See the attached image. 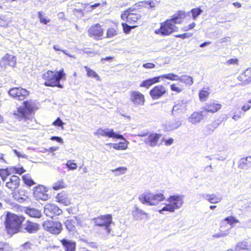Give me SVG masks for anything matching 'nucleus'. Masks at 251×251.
I'll return each mask as SVG.
<instances>
[{"mask_svg":"<svg viewBox=\"0 0 251 251\" xmlns=\"http://www.w3.org/2000/svg\"><path fill=\"white\" fill-rule=\"evenodd\" d=\"M185 17L186 14L184 11H179L175 14L172 19H168L161 23L160 28L156 29L155 33L166 36L177 31L178 27L175 25L181 23Z\"/></svg>","mask_w":251,"mask_h":251,"instance_id":"f257e3e1","label":"nucleus"},{"mask_svg":"<svg viewBox=\"0 0 251 251\" xmlns=\"http://www.w3.org/2000/svg\"><path fill=\"white\" fill-rule=\"evenodd\" d=\"M25 218L22 216L8 212L5 217V228L10 234H14L19 232H23L22 223Z\"/></svg>","mask_w":251,"mask_h":251,"instance_id":"f03ea898","label":"nucleus"},{"mask_svg":"<svg viewBox=\"0 0 251 251\" xmlns=\"http://www.w3.org/2000/svg\"><path fill=\"white\" fill-rule=\"evenodd\" d=\"M65 75L63 69L56 72L51 71L45 72L42 75V78L45 81L44 84L46 86L62 88L63 85L60 84V81L65 77Z\"/></svg>","mask_w":251,"mask_h":251,"instance_id":"7ed1b4c3","label":"nucleus"},{"mask_svg":"<svg viewBox=\"0 0 251 251\" xmlns=\"http://www.w3.org/2000/svg\"><path fill=\"white\" fill-rule=\"evenodd\" d=\"M23 104V106L20 107L14 111L13 115L16 118L19 119L20 120H24L27 124H29V121H31L33 120L31 114L34 108L33 104L31 100L25 101Z\"/></svg>","mask_w":251,"mask_h":251,"instance_id":"20e7f679","label":"nucleus"},{"mask_svg":"<svg viewBox=\"0 0 251 251\" xmlns=\"http://www.w3.org/2000/svg\"><path fill=\"white\" fill-rule=\"evenodd\" d=\"M165 199V197L162 193H144L139 197V200L142 203L148 205H156Z\"/></svg>","mask_w":251,"mask_h":251,"instance_id":"39448f33","label":"nucleus"},{"mask_svg":"<svg viewBox=\"0 0 251 251\" xmlns=\"http://www.w3.org/2000/svg\"><path fill=\"white\" fill-rule=\"evenodd\" d=\"M92 221L94 223V226L102 227L107 234H109L110 233L111 228H110V226L112 222L111 215H101L93 218Z\"/></svg>","mask_w":251,"mask_h":251,"instance_id":"423d86ee","label":"nucleus"},{"mask_svg":"<svg viewBox=\"0 0 251 251\" xmlns=\"http://www.w3.org/2000/svg\"><path fill=\"white\" fill-rule=\"evenodd\" d=\"M43 226L45 229L54 234H58L62 229L61 223L57 221H47L44 222Z\"/></svg>","mask_w":251,"mask_h":251,"instance_id":"0eeeda50","label":"nucleus"},{"mask_svg":"<svg viewBox=\"0 0 251 251\" xmlns=\"http://www.w3.org/2000/svg\"><path fill=\"white\" fill-rule=\"evenodd\" d=\"M94 134L98 137L101 136L103 137H108L109 138L125 140L122 135L117 134L114 132L113 129L108 128L104 129L102 128H99L95 132Z\"/></svg>","mask_w":251,"mask_h":251,"instance_id":"6e6552de","label":"nucleus"},{"mask_svg":"<svg viewBox=\"0 0 251 251\" xmlns=\"http://www.w3.org/2000/svg\"><path fill=\"white\" fill-rule=\"evenodd\" d=\"M184 196L181 195H174L170 196L166 201L171 206L174 211L180 208L183 203Z\"/></svg>","mask_w":251,"mask_h":251,"instance_id":"1a4fd4ad","label":"nucleus"},{"mask_svg":"<svg viewBox=\"0 0 251 251\" xmlns=\"http://www.w3.org/2000/svg\"><path fill=\"white\" fill-rule=\"evenodd\" d=\"M133 11V9L130 8L125 11L121 15L122 19L130 24L136 22L140 19L141 15L138 13H132Z\"/></svg>","mask_w":251,"mask_h":251,"instance_id":"9d476101","label":"nucleus"},{"mask_svg":"<svg viewBox=\"0 0 251 251\" xmlns=\"http://www.w3.org/2000/svg\"><path fill=\"white\" fill-rule=\"evenodd\" d=\"M131 215L133 219L136 221H147L150 219V214L140 209L136 205H135L131 211Z\"/></svg>","mask_w":251,"mask_h":251,"instance_id":"9b49d317","label":"nucleus"},{"mask_svg":"<svg viewBox=\"0 0 251 251\" xmlns=\"http://www.w3.org/2000/svg\"><path fill=\"white\" fill-rule=\"evenodd\" d=\"M8 93L11 96L20 100H24L29 95L28 91L21 87L12 88Z\"/></svg>","mask_w":251,"mask_h":251,"instance_id":"f8f14e48","label":"nucleus"},{"mask_svg":"<svg viewBox=\"0 0 251 251\" xmlns=\"http://www.w3.org/2000/svg\"><path fill=\"white\" fill-rule=\"evenodd\" d=\"M167 91V88L162 85L154 86L150 91L151 97L153 100H157L162 97Z\"/></svg>","mask_w":251,"mask_h":251,"instance_id":"ddd939ff","label":"nucleus"},{"mask_svg":"<svg viewBox=\"0 0 251 251\" xmlns=\"http://www.w3.org/2000/svg\"><path fill=\"white\" fill-rule=\"evenodd\" d=\"M89 36L96 39H100L103 36V29L99 24L91 26L88 30Z\"/></svg>","mask_w":251,"mask_h":251,"instance_id":"4468645a","label":"nucleus"},{"mask_svg":"<svg viewBox=\"0 0 251 251\" xmlns=\"http://www.w3.org/2000/svg\"><path fill=\"white\" fill-rule=\"evenodd\" d=\"M44 213L48 217L53 218L54 215H59L62 213L61 209L56 205L49 203L45 205Z\"/></svg>","mask_w":251,"mask_h":251,"instance_id":"2eb2a0df","label":"nucleus"},{"mask_svg":"<svg viewBox=\"0 0 251 251\" xmlns=\"http://www.w3.org/2000/svg\"><path fill=\"white\" fill-rule=\"evenodd\" d=\"M47 190L45 186L39 185L34 189L33 196L38 200L47 201L49 196L47 194Z\"/></svg>","mask_w":251,"mask_h":251,"instance_id":"dca6fc26","label":"nucleus"},{"mask_svg":"<svg viewBox=\"0 0 251 251\" xmlns=\"http://www.w3.org/2000/svg\"><path fill=\"white\" fill-rule=\"evenodd\" d=\"M130 100L134 105H143L145 102L144 96L138 91H133L130 92Z\"/></svg>","mask_w":251,"mask_h":251,"instance_id":"f3484780","label":"nucleus"},{"mask_svg":"<svg viewBox=\"0 0 251 251\" xmlns=\"http://www.w3.org/2000/svg\"><path fill=\"white\" fill-rule=\"evenodd\" d=\"M186 110V104L181 100H178L175 102L172 111L173 116L178 115L183 113Z\"/></svg>","mask_w":251,"mask_h":251,"instance_id":"a211bd4d","label":"nucleus"},{"mask_svg":"<svg viewBox=\"0 0 251 251\" xmlns=\"http://www.w3.org/2000/svg\"><path fill=\"white\" fill-rule=\"evenodd\" d=\"M20 179L16 176H12L6 183V186L11 191H14L20 186Z\"/></svg>","mask_w":251,"mask_h":251,"instance_id":"6ab92c4d","label":"nucleus"},{"mask_svg":"<svg viewBox=\"0 0 251 251\" xmlns=\"http://www.w3.org/2000/svg\"><path fill=\"white\" fill-rule=\"evenodd\" d=\"M161 137L160 134L151 133L145 139L144 142L150 147H153L156 145Z\"/></svg>","mask_w":251,"mask_h":251,"instance_id":"aec40b11","label":"nucleus"},{"mask_svg":"<svg viewBox=\"0 0 251 251\" xmlns=\"http://www.w3.org/2000/svg\"><path fill=\"white\" fill-rule=\"evenodd\" d=\"M23 226V231L25 230L29 233H33L37 232L39 228V225L36 224L29 221H27L25 224H24Z\"/></svg>","mask_w":251,"mask_h":251,"instance_id":"412c9836","label":"nucleus"},{"mask_svg":"<svg viewBox=\"0 0 251 251\" xmlns=\"http://www.w3.org/2000/svg\"><path fill=\"white\" fill-rule=\"evenodd\" d=\"M222 107V105L219 103H208L205 104L203 107L204 111L210 112L215 113L219 110Z\"/></svg>","mask_w":251,"mask_h":251,"instance_id":"4be33fe9","label":"nucleus"},{"mask_svg":"<svg viewBox=\"0 0 251 251\" xmlns=\"http://www.w3.org/2000/svg\"><path fill=\"white\" fill-rule=\"evenodd\" d=\"M201 196L208 201L211 203H217L221 201L222 200V198L220 197H218L216 196L215 194H202L201 195Z\"/></svg>","mask_w":251,"mask_h":251,"instance_id":"5701e85b","label":"nucleus"},{"mask_svg":"<svg viewBox=\"0 0 251 251\" xmlns=\"http://www.w3.org/2000/svg\"><path fill=\"white\" fill-rule=\"evenodd\" d=\"M181 125V123L179 121L167 122L164 126V129L165 131H171L177 128Z\"/></svg>","mask_w":251,"mask_h":251,"instance_id":"b1692460","label":"nucleus"},{"mask_svg":"<svg viewBox=\"0 0 251 251\" xmlns=\"http://www.w3.org/2000/svg\"><path fill=\"white\" fill-rule=\"evenodd\" d=\"M66 251H75V243L71 240L64 239L61 241Z\"/></svg>","mask_w":251,"mask_h":251,"instance_id":"393cba45","label":"nucleus"},{"mask_svg":"<svg viewBox=\"0 0 251 251\" xmlns=\"http://www.w3.org/2000/svg\"><path fill=\"white\" fill-rule=\"evenodd\" d=\"M160 77L156 76L143 81L140 85L141 87L149 88L151 86L160 81Z\"/></svg>","mask_w":251,"mask_h":251,"instance_id":"a878e982","label":"nucleus"},{"mask_svg":"<svg viewBox=\"0 0 251 251\" xmlns=\"http://www.w3.org/2000/svg\"><path fill=\"white\" fill-rule=\"evenodd\" d=\"M202 119L201 112V113L195 112L189 117L188 121L190 123L195 124L200 122Z\"/></svg>","mask_w":251,"mask_h":251,"instance_id":"bb28decb","label":"nucleus"},{"mask_svg":"<svg viewBox=\"0 0 251 251\" xmlns=\"http://www.w3.org/2000/svg\"><path fill=\"white\" fill-rule=\"evenodd\" d=\"M251 164V156L241 158L239 162V167L242 169H247Z\"/></svg>","mask_w":251,"mask_h":251,"instance_id":"cd10ccee","label":"nucleus"},{"mask_svg":"<svg viewBox=\"0 0 251 251\" xmlns=\"http://www.w3.org/2000/svg\"><path fill=\"white\" fill-rule=\"evenodd\" d=\"M58 201L65 205H69L71 204L70 199L63 194H58L56 196Z\"/></svg>","mask_w":251,"mask_h":251,"instance_id":"c85d7f7f","label":"nucleus"},{"mask_svg":"<svg viewBox=\"0 0 251 251\" xmlns=\"http://www.w3.org/2000/svg\"><path fill=\"white\" fill-rule=\"evenodd\" d=\"M2 60L4 61V64L12 67H14L16 64L15 58L11 55L7 54L4 56Z\"/></svg>","mask_w":251,"mask_h":251,"instance_id":"c756f323","label":"nucleus"},{"mask_svg":"<svg viewBox=\"0 0 251 251\" xmlns=\"http://www.w3.org/2000/svg\"><path fill=\"white\" fill-rule=\"evenodd\" d=\"M84 68L87 72V75L88 77L95 78L96 80L99 81L100 80V77L96 72L87 66H84Z\"/></svg>","mask_w":251,"mask_h":251,"instance_id":"7c9ffc66","label":"nucleus"},{"mask_svg":"<svg viewBox=\"0 0 251 251\" xmlns=\"http://www.w3.org/2000/svg\"><path fill=\"white\" fill-rule=\"evenodd\" d=\"M178 81L188 85H191L193 83V78L187 75L179 76Z\"/></svg>","mask_w":251,"mask_h":251,"instance_id":"2f4dec72","label":"nucleus"},{"mask_svg":"<svg viewBox=\"0 0 251 251\" xmlns=\"http://www.w3.org/2000/svg\"><path fill=\"white\" fill-rule=\"evenodd\" d=\"M113 146L114 149L117 150H124L127 148V144L126 142H121L118 144L107 143L106 146Z\"/></svg>","mask_w":251,"mask_h":251,"instance_id":"473e14b6","label":"nucleus"},{"mask_svg":"<svg viewBox=\"0 0 251 251\" xmlns=\"http://www.w3.org/2000/svg\"><path fill=\"white\" fill-rule=\"evenodd\" d=\"M25 212L29 216L32 217L39 218L41 215V212L34 208H27Z\"/></svg>","mask_w":251,"mask_h":251,"instance_id":"72a5a7b5","label":"nucleus"},{"mask_svg":"<svg viewBox=\"0 0 251 251\" xmlns=\"http://www.w3.org/2000/svg\"><path fill=\"white\" fill-rule=\"evenodd\" d=\"M160 78H166L170 80H178L179 76L173 73L166 74L159 76Z\"/></svg>","mask_w":251,"mask_h":251,"instance_id":"f704fd0d","label":"nucleus"},{"mask_svg":"<svg viewBox=\"0 0 251 251\" xmlns=\"http://www.w3.org/2000/svg\"><path fill=\"white\" fill-rule=\"evenodd\" d=\"M65 225L69 231H74L75 229V222L73 219L67 220L65 222Z\"/></svg>","mask_w":251,"mask_h":251,"instance_id":"c9c22d12","label":"nucleus"},{"mask_svg":"<svg viewBox=\"0 0 251 251\" xmlns=\"http://www.w3.org/2000/svg\"><path fill=\"white\" fill-rule=\"evenodd\" d=\"M209 95V92L208 91L206 90H201L199 93V97L200 100L201 101H205L206 100Z\"/></svg>","mask_w":251,"mask_h":251,"instance_id":"e433bc0d","label":"nucleus"},{"mask_svg":"<svg viewBox=\"0 0 251 251\" xmlns=\"http://www.w3.org/2000/svg\"><path fill=\"white\" fill-rule=\"evenodd\" d=\"M0 251H12V248L7 243L0 241Z\"/></svg>","mask_w":251,"mask_h":251,"instance_id":"4c0bfd02","label":"nucleus"},{"mask_svg":"<svg viewBox=\"0 0 251 251\" xmlns=\"http://www.w3.org/2000/svg\"><path fill=\"white\" fill-rule=\"evenodd\" d=\"M111 171L113 173H115L116 175L119 176L125 174L127 171V168L126 167H120L115 169L111 170Z\"/></svg>","mask_w":251,"mask_h":251,"instance_id":"58836bf2","label":"nucleus"},{"mask_svg":"<svg viewBox=\"0 0 251 251\" xmlns=\"http://www.w3.org/2000/svg\"><path fill=\"white\" fill-rule=\"evenodd\" d=\"M23 179L24 183L29 186H31L35 184L34 181L28 175H24L23 176Z\"/></svg>","mask_w":251,"mask_h":251,"instance_id":"ea45409f","label":"nucleus"},{"mask_svg":"<svg viewBox=\"0 0 251 251\" xmlns=\"http://www.w3.org/2000/svg\"><path fill=\"white\" fill-rule=\"evenodd\" d=\"M193 19H196L202 12V10L200 8H193L191 11Z\"/></svg>","mask_w":251,"mask_h":251,"instance_id":"a19ab883","label":"nucleus"},{"mask_svg":"<svg viewBox=\"0 0 251 251\" xmlns=\"http://www.w3.org/2000/svg\"><path fill=\"white\" fill-rule=\"evenodd\" d=\"M10 175V172L7 169H0V176L3 181H5L7 176Z\"/></svg>","mask_w":251,"mask_h":251,"instance_id":"79ce46f5","label":"nucleus"},{"mask_svg":"<svg viewBox=\"0 0 251 251\" xmlns=\"http://www.w3.org/2000/svg\"><path fill=\"white\" fill-rule=\"evenodd\" d=\"M164 211H169L170 212H174L175 211L171 207V206L169 204V203H166V205L163 207L161 209L159 210L158 212L160 214H164Z\"/></svg>","mask_w":251,"mask_h":251,"instance_id":"37998d69","label":"nucleus"},{"mask_svg":"<svg viewBox=\"0 0 251 251\" xmlns=\"http://www.w3.org/2000/svg\"><path fill=\"white\" fill-rule=\"evenodd\" d=\"M38 17L39 19L40 22L44 24H47L50 21V19H47L43 16L42 11H39L38 12Z\"/></svg>","mask_w":251,"mask_h":251,"instance_id":"c03bdc74","label":"nucleus"},{"mask_svg":"<svg viewBox=\"0 0 251 251\" xmlns=\"http://www.w3.org/2000/svg\"><path fill=\"white\" fill-rule=\"evenodd\" d=\"M65 187V183L63 180H60L56 182L53 186V189L55 190Z\"/></svg>","mask_w":251,"mask_h":251,"instance_id":"a18cd8bd","label":"nucleus"},{"mask_svg":"<svg viewBox=\"0 0 251 251\" xmlns=\"http://www.w3.org/2000/svg\"><path fill=\"white\" fill-rule=\"evenodd\" d=\"M225 221H226L228 224L232 226H233L235 224L239 223L238 220L232 216L226 217L225 219Z\"/></svg>","mask_w":251,"mask_h":251,"instance_id":"49530a36","label":"nucleus"},{"mask_svg":"<svg viewBox=\"0 0 251 251\" xmlns=\"http://www.w3.org/2000/svg\"><path fill=\"white\" fill-rule=\"evenodd\" d=\"M66 166L71 170H75L77 168V164L75 163L72 162L71 160L67 161Z\"/></svg>","mask_w":251,"mask_h":251,"instance_id":"de8ad7c7","label":"nucleus"},{"mask_svg":"<svg viewBox=\"0 0 251 251\" xmlns=\"http://www.w3.org/2000/svg\"><path fill=\"white\" fill-rule=\"evenodd\" d=\"M178 85H179V83L173 84L171 85V86H170L171 90L172 91H175L178 93H180L181 92H182L183 89L178 87Z\"/></svg>","mask_w":251,"mask_h":251,"instance_id":"09e8293b","label":"nucleus"},{"mask_svg":"<svg viewBox=\"0 0 251 251\" xmlns=\"http://www.w3.org/2000/svg\"><path fill=\"white\" fill-rule=\"evenodd\" d=\"M123 30L126 33H128L132 28H134L136 26H130L126 23L122 24Z\"/></svg>","mask_w":251,"mask_h":251,"instance_id":"8fccbe9b","label":"nucleus"},{"mask_svg":"<svg viewBox=\"0 0 251 251\" xmlns=\"http://www.w3.org/2000/svg\"><path fill=\"white\" fill-rule=\"evenodd\" d=\"M117 32L116 30L113 28H109L107 31V37L111 38L117 35Z\"/></svg>","mask_w":251,"mask_h":251,"instance_id":"3c124183","label":"nucleus"},{"mask_svg":"<svg viewBox=\"0 0 251 251\" xmlns=\"http://www.w3.org/2000/svg\"><path fill=\"white\" fill-rule=\"evenodd\" d=\"M52 124L55 126H60L62 127V129H63V125L64 123L62 121L60 118H58L53 122Z\"/></svg>","mask_w":251,"mask_h":251,"instance_id":"603ef678","label":"nucleus"},{"mask_svg":"<svg viewBox=\"0 0 251 251\" xmlns=\"http://www.w3.org/2000/svg\"><path fill=\"white\" fill-rule=\"evenodd\" d=\"M193 35V33H185L182 34L176 35L175 36L177 38H181L182 39H185L186 38L191 37Z\"/></svg>","mask_w":251,"mask_h":251,"instance_id":"864d4df0","label":"nucleus"},{"mask_svg":"<svg viewBox=\"0 0 251 251\" xmlns=\"http://www.w3.org/2000/svg\"><path fill=\"white\" fill-rule=\"evenodd\" d=\"M247 246L245 243H238L236 247V251H239L240 249H243V250H245V248H246Z\"/></svg>","mask_w":251,"mask_h":251,"instance_id":"5fc2aeb1","label":"nucleus"},{"mask_svg":"<svg viewBox=\"0 0 251 251\" xmlns=\"http://www.w3.org/2000/svg\"><path fill=\"white\" fill-rule=\"evenodd\" d=\"M159 2V0H155V2L153 1H148L146 2V3L149 4L151 8H153L156 6L157 3Z\"/></svg>","mask_w":251,"mask_h":251,"instance_id":"6e6d98bb","label":"nucleus"},{"mask_svg":"<svg viewBox=\"0 0 251 251\" xmlns=\"http://www.w3.org/2000/svg\"><path fill=\"white\" fill-rule=\"evenodd\" d=\"M155 65L152 63H147L143 64V67L147 69H152L154 68Z\"/></svg>","mask_w":251,"mask_h":251,"instance_id":"4d7b16f0","label":"nucleus"},{"mask_svg":"<svg viewBox=\"0 0 251 251\" xmlns=\"http://www.w3.org/2000/svg\"><path fill=\"white\" fill-rule=\"evenodd\" d=\"M12 194L13 197L14 198V199L20 202H22L25 200V199L23 197H19L16 193H12Z\"/></svg>","mask_w":251,"mask_h":251,"instance_id":"13d9d810","label":"nucleus"},{"mask_svg":"<svg viewBox=\"0 0 251 251\" xmlns=\"http://www.w3.org/2000/svg\"><path fill=\"white\" fill-rule=\"evenodd\" d=\"M195 25H196L195 23L194 22H193V23H191V24L189 25L188 26L183 27V30L184 31H188L190 29L193 28L195 27Z\"/></svg>","mask_w":251,"mask_h":251,"instance_id":"bf43d9fd","label":"nucleus"},{"mask_svg":"<svg viewBox=\"0 0 251 251\" xmlns=\"http://www.w3.org/2000/svg\"><path fill=\"white\" fill-rule=\"evenodd\" d=\"M163 141H164L165 145L170 146L173 144L174 142V139L172 138L168 140L163 138Z\"/></svg>","mask_w":251,"mask_h":251,"instance_id":"052dcab7","label":"nucleus"},{"mask_svg":"<svg viewBox=\"0 0 251 251\" xmlns=\"http://www.w3.org/2000/svg\"><path fill=\"white\" fill-rule=\"evenodd\" d=\"M238 60L237 59L231 58L226 61L228 65L238 64Z\"/></svg>","mask_w":251,"mask_h":251,"instance_id":"680f3d73","label":"nucleus"},{"mask_svg":"<svg viewBox=\"0 0 251 251\" xmlns=\"http://www.w3.org/2000/svg\"><path fill=\"white\" fill-rule=\"evenodd\" d=\"M51 140H54V141H56L58 142H59V143H63V140L60 137H57V136H52L51 137V139H50Z\"/></svg>","mask_w":251,"mask_h":251,"instance_id":"e2e57ef3","label":"nucleus"},{"mask_svg":"<svg viewBox=\"0 0 251 251\" xmlns=\"http://www.w3.org/2000/svg\"><path fill=\"white\" fill-rule=\"evenodd\" d=\"M14 153L16 154L18 157H21L22 158H27V156L26 155H22L19 151H18L16 150H14Z\"/></svg>","mask_w":251,"mask_h":251,"instance_id":"0e129e2a","label":"nucleus"},{"mask_svg":"<svg viewBox=\"0 0 251 251\" xmlns=\"http://www.w3.org/2000/svg\"><path fill=\"white\" fill-rule=\"evenodd\" d=\"M25 171L23 168H18L16 169V173L21 175Z\"/></svg>","mask_w":251,"mask_h":251,"instance_id":"69168bd1","label":"nucleus"},{"mask_svg":"<svg viewBox=\"0 0 251 251\" xmlns=\"http://www.w3.org/2000/svg\"><path fill=\"white\" fill-rule=\"evenodd\" d=\"M226 235V234L225 233H217V234L213 235V237H215V238H220V237H224Z\"/></svg>","mask_w":251,"mask_h":251,"instance_id":"338daca9","label":"nucleus"},{"mask_svg":"<svg viewBox=\"0 0 251 251\" xmlns=\"http://www.w3.org/2000/svg\"><path fill=\"white\" fill-rule=\"evenodd\" d=\"M31 244L28 243V242H26L25 243L24 245H23V247L25 249H29L31 247Z\"/></svg>","mask_w":251,"mask_h":251,"instance_id":"774afa93","label":"nucleus"}]
</instances>
